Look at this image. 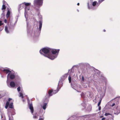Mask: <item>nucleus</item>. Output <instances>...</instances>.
Here are the masks:
<instances>
[{"mask_svg":"<svg viewBox=\"0 0 120 120\" xmlns=\"http://www.w3.org/2000/svg\"><path fill=\"white\" fill-rule=\"evenodd\" d=\"M40 51V52L41 54H42L44 56L52 60L54 59L56 57L50 53L51 49L49 48H44Z\"/></svg>","mask_w":120,"mask_h":120,"instance_id":"1","label":"nucleus"},{"mask_svg":"<svg viewBox=\"0 0 120 120\" xmlns=\"http://www.w3.org/2000/svg\"><path fill=\"white\" fill-rule=\"evenodd\" d=\"M116 108L115 110L114 113L117 115L120 113V98H119L118 100L117 101L116 104Z\"/></svg>","mask_w":120,"mask_h":120,"instance_id":"2","label":"nucleus"},{"mask_svg":"<svg viewBox=\"0 0 120 120\" xmlns=\"http://www.w3.org/2000/svg\"><path fill=\"white\" fill-rule=\"evenodd\" d=\"M43 1V0H34V5L41 6L42 4Z\"/></svg>","mask_w":120,"mask_h":120,"instance_id":"3","label":"nucleus"},{"mask_svg":"<svg viewBox=\"0 0 120 120\" xmlns=\"http://www.w3.org/2000/svg\"><path fill=\"white\" fill-rule=\"evenodd\" d=\"M28 105L29 108L30 109L31 112L33 113L34 112V109L32 103H28Z\"/></svg>","mask_w":120,"mask_h":120,"instance_id":"4","label":"nucleus"},{"mask_svg":"<svg viewBox=\"0 0 120 120\" xmlns=\"http://www.w3.org/2000/svg\"><path fill=\"white\" fill-rule=\"evenodd\" d=\"M60 51L59 49H51V51L50 52H51L53 54H55L56 53H58Z\"/></svg>","mask_w":120,"mask_h":120,"instance_id":"5","label":"nucleus"},{"mask_svg":"<svg viewBox=\"0 0 120 120\" xmlns=\"http://www.w3.org/2000/svg\"><path fill=\"white\" fill-rule=\"evenodd\" d=\"M53 91V90L52 89L49 90L48 92V94H49V95H46V98H49L50 96H52V92Z\"/></svg>","mask_w":120,"mask_h":120,"instance_id":"6","label":"nucleus"},{"mask_svg":"<svg viewBox=\"0 0 120 120\" xmlns=\"http://www.w3.org/2000/svg\"><path fill=\"white\" fill-rule=\"evenodd\" d=\"M3 71L4 73L6 74H8L9 73L8 75L7 76H8L9 75H10V74L11 73V71L8 69H4L3 70Z\"/></svg>","mask_w":120,"mask_h":120,"instance_id":"7","label":"nucleus"},{"mask_svg":"<svg viewBox=\"0 0 120 120\" xmlns=\"http://www.w3.org/2000/svg\"><path fill=\"white\" fill-rule=\"evenodd\" d=\"M7 9L8 10V11L6 14V18L7 19L10 16L11 12V10L10 9L8 8H7Z\"/></svg>","mask_w":120,"mask_h":120,"instance_id":"8","label":"nucleus"},{"mask_svg":"<svg viewBox=\"0 0 120 120\" xmlns=\"http://www.w3.org/2000/svg\"><path fill=\"white\" fill-rule=\"evenodd\" d=\"M7 77L10 78L11 79H12L15 78V76L14 74H12L11 72V73L10 74L9 76H7Z\"/></svg>","mask_w":120,"mask_h":120,"instance_id":"9","label":"nucleus"},{"mask_svg":"<svg viewBox=\"0 0 120 120\" xmlns=\"http://www.w3.org/2000/svg\"><path fill=\"white\" fill-rule=\"evenodd\" d=\"M10 86L12 87H14L15 85V82L13 81L10 82Z\"/></svg>","mask_w":120,"mask_h":120,"instance_id":"10","label":"nucleus"},{"mask_svg":"<svg viewBox=\"0 0 120 120\" xmlns=\"http://www.w3.org/2000/svg\"><path fill=\"white\" fill-rule=\"evenodd\" d=\"M9 108L12 109L13 108V103L12 102H11L10 103L9 105Z\"/></svg>","mask_w":120,"mask_h":120,"instance_id":"11","label":"nucleus"},{"mask_svg":"<svg viewBox=\"0 0 120 120\" xmlns=\"http://www.w3.org/2000/svg\"><path fill=\"white\" fill-rule=\"evenodd\" d=\"M9 103V102L8 101H7L6 102L5 106V108L6 109H7L8 108Z\"/></svg>","mask_w":120,"mask_h":120,"instance_id":"12","label":"nucleus"},{"mask_svg":"<svg viewBox=\"0 0 120 120\" xmlns=\"http://www.w3.org/2000/svg\"><path fill=\"white\" fill-rule=\"evenodd\" d=\"M24 4L25 6L28 7L30 4V3H26V2H24Z\"/></svg>","mask_w":120,"mask_h":120,"instance_id":"13","label":"nucleus"},{"mask_svg":"<svg viewBox=\"0 0 120 120\" xmlns=\"http://www.w3.org/2000/svg\"><path fill=\"white\" fill-rule=\"evenodd\" d=\"M24 9L25 11H27L30 10V8L28 7L25 6Z\"/></svg>","mask_w":120,"mask_h":120,"instance_id":"14","label":"nucleus"},{"mask_svg":"<svg viewBox=\"0 0 120 120\" xmlns=\"http://www.w3.org/2000/svg\"><path fill=\"white\" fill-rule=\"evenodd\" d=\"M6 8V7L5 5H3L2 6V8H1V10H5Z\"/></svg>","mask_w":120,"mask_h":120,"instance_id":"15","label":"nucleus"},{"mask_svg":"<svg viewBox=\"0 0 120 120\" xmlns=\"http://www.w3.org/2000/svg\"><path fill=\"white\" fill-rule=\"evenodd\" d=\"M44 117L43 116V115H42L40 116L39 120H44Z\"/></svg>","mask_w":120,"mask_h":120,"instance_id":"16","label":"nucleus"},{"mask_svg":"<svg viewBox=\"0 0 120 120\" xmlns=\"http://www.w3.org/2000/svg\"><path fill=\"white\" fill-rule=\"evenodd\" d=\"M47 105V103H44L43 105V109L45 110V109L46 108V106Z\"/></svg>","mask_w":120,"mask_h":120,"instance_id":"17","label":"nucleus"},{"mask_svg":"<svg viewBox=\"0 0 120 120\" xmlns=\"http://www.w3.org/2000/svg\"><path fill=\"white\" fill-rule=\"evenodd\" d=\"M5 30L7 33H9V31L8 30V27L7 26H6L5 27Z\"/></svg>","mask_w":120,"mask_h":120,"instance_id":"18","label":"nucleus"},{"mask_svg":"<svg viewBox=\"0 0 120 120\" xmlns=\"http://www.w3.org/2000/svg\"><path fill=\"white\" fill-rule=\"evenodd\" d=\"M97 1H95L94 2L92 3V5L93 6H95L97 4Z\"/></svg>","mask_w":120,"mask_h":120,"instance_id":"19","label":"nucleus"},{"mask_svg":"<svg viewBox=\"0 0 120 120\" xmlns=\"http://www.w3.org/2000/svg\"><path fill=\"white\" fill-rule=\"evenodd\" d=\"M5 16V14L4 13H3L1 15V18H4Z\"/></svg>","mask_w":120,"mask_h":120,"instance_id":"20","label":"nucleus"},{"mask_svg":"<svg viewBox=\"0 0 120 120\" xmlns=\"http://www.w3.org/2000/svg\"><path fill=\"white\" fill-rule=\"evenodd\" d=\"M71 77L69 76L68 77V80L69 82L70 83L71 82Z\"/></svg>","mask_w":120,"mask_h":120,"instance_id":"21","label":"nucleus"},{"mask_svg":"<svg viewBox=\"0 0 120 120\" xmlns=\"http://www.w3.org/2000/svg\"><path fill=\"white\" fill-rule=\"evenodd\" d=\"M3 5H5L7 4V2L6 1H5L4 0H3Z\"/></svg>","mask_w":120,"mask_h":120,"instance_id":"22","label":"nucleus"},{"mask_svg":"<svg viewBox=\"0 0 120 120\" xmlns=\"http://www.w3.org/2000/svg\"><path fill=\"white\" fill-rule=\"evenodd\" d=\"M105 116H108V115H111V114L109 113H105Z\"/></svg>","mask_w":120,"mask_h":120,"instance_id":"23","label":"nucleus"},{"mask_svg":"<svg viewBox=\"0 0 120 120\" xmlns=\"http://www.w3.org/2000/svg\"><path fill=\"white\" fill-rule=\"evenodd\" d=\"M21 88L20 86H19L17 88L18 91V92H19Z\"/></svg>","mask_w":120,"mask_h":120,"instance_id":"24","label":"nucleus"},{"mask_svg":"<svg viewBox=\"0 0 120 120\" xmlns=\"http://www.w3.org/2000/svg\"><path fill=\"white\" fill-rule=\"evenodd\" d=\"M101 101V99L100 101L98 102V106H99L100 105Z\"/></svg>","mask_w":120,"mask_h":120,"instance_id":"25","label":"nucleus"},{"mask_svg":"<svg viewBox=\"0 0 120 120\" xmlns=\"http://www.w3.org/2000/svg\"><path fill=\"white\" fill-rule=\"evenodd\" d=\"M33 118L34 119L37 118L38 117V115H35L34 116Z\"/></svg>","mask_w":120,"mask_h":120,"instance_id":"26","label":"nucleus"},{"mask_svg":"<svg viewBox=\"0 0 120 120\" xmlns=\"http://www.w3.org/2000/svg\"><path fill=\"white\" fill-rule=\"evenodd\" d=\"M20 96L22 97V98H23V94L22 93H20Z\"/></svg>","mask_w":120,"mask_h":120,"instance_id":"27","label":"nucleus"},{"mask_svg":"<svg viewBox=\"0 0 120 120\" xmlns=\"http://www.w3.org/2000/svg\"><path fill=\"white\" fill-rule=\"evenodd\" d=\"M39 26H42V22L41 21H40L39 22Z\"/></svg>","mask_w":120,"mask_h":120,"instance_id":"28","label":"nucleus"},{"mask_svg":"<svg viewBox=\"0 0 120 120\" xmlns=\"http://www.w3.org/2000/svg\"><path fill=\"white\" fill-rule=\"evenodd\" d=\"M88 7L89 9H90L91 8L90 7L89 4V3L88 4Z\"/></svg>","mask_w":120,"mask_h":120,"instance_id":"29","label":"nucleus"},{"mask_svg":"<svg viewBox=\"0 0 120 120\" xmlns=\"http://www.w3.org/2000/svg\"><path fill=\"white\" fill-rule=\"evenodd\" d=\"M2 22L1 21H0V26H1L3 24V23H2Z\"/></svg>","mask_w":120,"mask_h":120,"instance_id":"30","label":"nucleus"},{"mask_svg":"<svg viewBox=\"0 0 120 120\" xmlns=\"http://www.w3.org/2000/svg\"><path fill=\"white\" fill-rule=\"evenodd\" d=\"M47 101V102L48 101V99L46 98L45 99V100L44 101L45 102L46 101Z\"/></svg>","mask_w":120,"mask_h":120,"instance_id":"31","label":"nucleus"},{"mask_svg":"<svg viewBox=\"0 0 120 120\" xmlns=\"http://www.w3.org/2000/svg\"><path fill=\"white\" fill-rule=\"evenodd\" d=\"M12 100V99L11 98H9V99H8V101L9 102L11 101V100Z\"/></svg>","mask_w":120,"mask_h":120,"instance_id":"32","label":"nucleus"},{"mask_svg":"<svg viewBox=\"0 0 120 120\" xmlns=\"http://www.w3.org/2000/svg\"><path fill=\"white\" fill-rule=\"evenodd\" d=\"M7 20L6 19H5L4 20V22L5 23H6L7 22Z\"/></svg>","mask_w":120,"mask_h":120,"instance_id":"33","label":"nucleus"},{"mask_svg":"<svg viewBox=\"0 0 120 120\" xmlns=\"http://www.w3.org/2000/svg\"><path fill=\"white\" fill-rule=\"evenodd\" d=\"M42 27V26H39V29L40 30H41Z\"/></svg>","mask_w":120,"mask_h":120,"instance_id":"34","label":"nucleus"},{"mask_svg":"<svg viewBox=\"0 0 120 120\" xmlns=\"http://www.w3.org/2000/svg\"><path fill=\"white\" fill-rule=\"evenodd\" d=\"M82 80L83 81H84V78L83 76H82Z\"/></svg>","mask_w":120,"mask_h":120,"instance_id":"35","label":"nucleus"},{"mask_svg":"<svg viewBox=\"0 0 120 120\" xmlns=\"http://www.w3.org/2000/svg\"><path fill=\"white\" fill-rule=\"evenodd\" d=\"M105 118H103L101 120H105Z\"/></svg>","mask_w":120,"mask_h":120,"instance_id":"36","label":"nucleus"},{"mask_svg":"<svg viewBox=\"0 0 120 120\" xmlns=\"http://www.w3.org/2000/svg\"><path fill=\"white\" fill-rule=\"evenodd\" d=\"M115 105V103H113L112 105V106H114Z\"/></svg>","mask_w":120,"mask_h":120,"instance_id":"37","label":"nucleus"},{"mask_svg":"<svg viewBox=\"0 0 120 120\" xmlns=\"http://www.w3.org/2000/svg\"><path fill=\"white\" fill-rule=\"evenodd\" d=\"M9 120H13L12 118H10V117H9Z\"/></svg>","mask_w":120,"mask_h":120,"instance_id":"38","label":"nucleus"},{"mask_svg":"<svg viewBox=\"0 0 120 120\" xmlns=\"http://www.w3.org/2000/svg\"><path fill=\"white\" fill-rule=\"evenodd\" d=\"M101 109V107H99V110H100Z\"/></svg>","mask_w":120,"mask_h":120,"instance_id":"39","label":"nucleus"},{"mask_svg":"<svg viewBox=\"0 0 120 120\" xmlns=\"http://www.w3.org/2000/svg\"><path fill=\"white\" fill-rule=\"evenodd\" d=\"M77 5H79V3H77Z\"/></svg>","mask_w":120,"mask_h":120,"instance_id":"40","label":"nucleus"},{"mask_svg":"<svg viewBox=\"0 0 120 120\" xmlns=\"http://www.w3.org/2000/svg\"><path fill=\"white\" fill-rule=\"evenodd\" d=\"M103 31L104 32H105L106 31V30H104Z\"/></svg>","mask_w":120,"mask_h":120,"instance_id":"41","label":"nucleus"},{"mask_svg":"<svg viewBox=\"0 0 120 120\" xmlns=\"http://www.w3.org/2000/svg\"><path fill=\"white\" fill-rule=\"evenodd\" d=\"M59 89H58V90H57V92H58V91H59Z\"/></svg>","mask_w":120,"mask_h":120,"instance_id":"42","label":"nucleus"},{"mask_svg":"<svg viewBox=\"0 0 120 120\" xmlns=\"http://www.w3.org/2000/svg\"><path fill=\"white\" fill-rule=\"evenodd\" d=\"M101 117H102V116H101Z\"/></svg>","mask_w":120,"mask_h":120,"instance_id":"43","label":"nucleus"},{"mask_svg":"<svg viewBox=\"0 0 120 120\" xmlns=\"http://www.w3.org/2000/svg\"><path fill=\"white\" fill-rule=\"evenodd\" d=\"M4 11V10H3V11Z\"/></svg>","mask_w":120,"mask_h":120,"instance_id":"44","label":"nucleus"},{"mask_svg":"<svg viewBox=\"0 0 120 120\" xmlns=\"http://www.w3.org/2000/svg\"><path fill=\"white\" fill-rule=\"evenodd\" d=\"M112 120H113V119H112Z\"/></svg>","mask_w":120,"mask_h":120,"instance_id":"45","label":"nucleus"}]
</instances>
